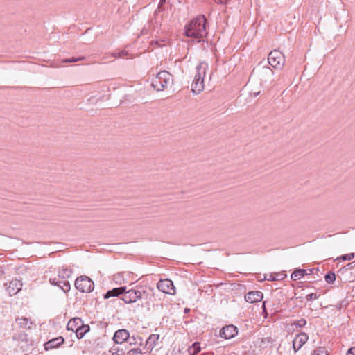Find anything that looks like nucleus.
I'll list each match as a JSON object with an SVG mask.
<instances>
[{
	"instance_id": "8",
	"label": "nucleus",
	"mask_w": 355,
	"mask_h": 355,
	"mask_svg": "<svg viewBox=\"0 0 355 355\" xmlns=\"http://www.w3.org/2000/svg\"><path fill=\"white\" fill-rule=\"evenodd\" d=\"M157 288L161 292L169 295H174L175 292L173 282L168 279H160L157 284Z\"/></svg>"
},
{
	"instance_id": "10",
	"label": "nucleus",
	"mask_w": 355,
	"mask_h": 355,
	"mask_svg": "<svg viewBox=\"0 0 355 355\" xmlns=\"http://www.w3.org/2000/svg\"><path fill=\"white\" fill-rule=\"evenodd\" d=\"M309 336L305 333H300L295 336L293 340V348L296 353L308 340Z\"/></svg>"
},
{
	"instance_id": "29",
	"label": "nucleus",
	"mask_w": 355,
	"mask_h": 355,
	"mask_svg": "<svg viewBox=\"0 0 355 355\" xmlns=\"http://www.w3.org/2000/svg\"><path fill=\"white\" fill-rule=\"evenodd\" d=\"M306 298L308 301H311L312 300H315L318 298V295H317V293H310L306 296Z\"/></svg>"
},
{
	"instance_id": "4",
	"label": "nucleus",
	"mask_w": 355,
	"mask_h": 355,
	"mask_svg": "<svg viewBox=\"0 0 355 355\" xmlns=\"http://www.w3.org/2000/svg\"><path fill=\"white\" fill-rule=\"evenodd\" d=\"M140 300H143L141 306L150 310L155 306L156 295L155 289L149 286H141Z\"/></svg>"
},
{
	"instance_id": "12",
	"label": "nucleus",
	"mask_w": 355,
	"mask_h": 355,
	"mask_svg": "<svg viewBox=\"0 0 355 355\" xmlns=\"http://www.w3.org/2000/svg\"><path fill=\"white\" fill-rule=\"evenodd\" d=\"M263 297V293L259 291H250L245 295V300L246 302L250 303H256L260 302L262 300Z\"/></svg>"
},
{
	"instance_id": "9",
	"label": "nucleus",
	"mask_w": 355,
	"mask_h": 355,
	"mask_svg": "<svg viewBox=\"0 0 355 355\" xmlns=\"http://www.w3.org/2000/svg\"><path fill=\"white\" fill-rule=\"evenodd\" d=\"M238 334L236 327L233 324L227 325L223 327L219 333L221 338L225 339H230L234 337Z\"/></svg>"
},
{
	"instance_id": "22",
	"label": "nucleus",
	"mask_w": 355,
	"mask_h": 355,
	"mask_svg": "<svg viewBox=\"0 0 355 355\" xmlns=\"http://www.w3.org/2000/svg\"><path fill=\"white\" fill-rule=\"evenodd\" d=\"M306 274V270L304 269H297L295 270L292 275L291 278L294 280L300 279Z\"/></svg>"
},
{
	"instance_id": "18",
	"label": "nucleus",
	"mask_w": 355,
	"mask_h": 355,
	"mask_svg": "<svg viewBox=\"0 0 355 355\" xmlns=\"http://www.w3.org/2000/svg\"><path fill=\"white\" fill-rule=\"evenodd\" d=\"M159 337L158 334H151L148 337L146 343V347L148 350L151 351L155 347L159 340Z\"/></svg>"
},
{
	"instance_id": "5",
	"label": "nucleus",
	"mask_w": 355,
	"mask_h": 355,
	"mask_svg": "<svg viewBox=\"0 0 355 355\" xmlns=\"http://www.w3.org/2000/svg\"><path fill=\"white\" fill-rule=\"evenodd\" d=\"M75 286L80 292L89 293L94 290V284L88 277L80 276L76 279Z\"/></svg>"
},
{
	"instance_id": "24",
	"label": "nucleus",
	"mask_w": 355,
	"mask_h": 355,
	"mask_svg": "<svg viewBox=\"0 0 355 355\" xmlns=\"http://www.w3.org/2000/svg\"><path fill=\"white\" fill-rule=\"evenodd\" d=\"M324 279L328 284H332L336 280V275L333 272H329L325 275Z\"/></svg>"
},
{
	"instance_id": "32",
	"label": "nucleus",
	"mask_w": 355,
	"mask_h": 355,
	"mask_svg": "<svg viewBox=\"0 0 355 355\" xmlns=\"http://www.w3.org/2000/svg\"><path fill=\"white\" fill-rule=\"evenodd\" d=\"M346 355H355V347L349 348Z\"/></svg>"
},
{
	"instance_id": "13",
	"label": "nucleus",
	"mask_w": 355,
	"mask_h": 355,
	"mask_svg": "<svg viewBox=\"0 0 355 355\" xmlns=\"http://www.w3.org/2000/svg\"><path fill=\"white\" fill-rule=\"evenodd\" d=\"M21 287L22 283L21 280L15 279L10 282L7 291L9 295L12 296L17 294L21 289Z\"/></svg>"
},
{
	"instance_id": "37",
	"label": "nucleus",
	"mask_w": 355,
	"mask_h": 355,
	"mask_svg": "<svg viewBox=\"0 0 355 355\" xmlns=\"http://www.w3.org/2000/svg\"><path fill=\"white\" fill-rule=\"evenodd\" d=\"M269 342V340L268 338H266V340H264L263 339H262L261 340V343H263L261 346H263L266 343H268Z\"/></svg>"
},
{
	"instance_id": "34",
	"label": "nucleus",
	"mask_w": 355,
	"mask_h": 355,
	"mask_svg": "<svg viewBox=\"0 0 355 355\" xmlns=\"http://www.w3.org/2000/svg\"><path fill=\"white\" fill-rule=\"evenodd\" d=\"M229 0H214V1L218 4H225Z\"/></svg>"
},
{
	"instance_id": "28",
	"label": "nucleus",
	"mask_w": 355,
	"mask_h": 355,
	"mask_svg": "<svg viewBox=\"0 0 355 355\" xmlns=\"http://www.w3.org/2000/svg\"><path fill=\"white\" fill-rule=\"evenodd\" d=\"M85 58L84 57H77V58H71L70 59H64L62 60L63 62H78V61H80V60H84Z\"/></svg>"
},
{
	"instance_id": "11",
	"label": "nucleus",
	"mask_w": 355,
	"mask_h": 355,
	"mask_svg": "<svg viewBox=\"0 0 355 355\" xmlns=\"http://www.w3.org/2000/svg\"><path fill=\"white\" fill-rule=\"evenodd\" d=\"M49 282L52 285L58 286L65 293L70 291V284L67 280L60 279V278H50Z\"/></svg>"
},
{
	"instance_id": "7",
	"label": "nucleus",
	"mask_w": 355,
	"mask_h": 355,
	"mask_svg": "<svg viewBox=\"0 0 355 355\" xmlns=\"http://www.w3.org/2000/svg\"><path fill=\"white\" fill-rule=\"evenodd\" d=\"M268 62L274 68H282L285 62L284 55L279 51H272L268 55Z\"/></svg>"
},
{
	"instance_id": "26",
	"label": "nucleus",
	"mask_w": 355,
	"mask_h": 355,
	"mask_svg": "<svg viewBox=\"0 0 355 355\" xmlns=\"http://www.w3.org/2000/svg\"><path fill=\"white\" fill-rule=\"evenodd\" d=\"M17 322L21 327H28L31 328L30 326H28V319L26 318H21L16 320Z\"/></svg>"
},
{
	"instance_id": "39",
	"label": "nucleus",
	"mask_w": 355,
	"mask_h": 355,
	"mask_svg": "<svg viewBox=\"0 0 355 355\" xmlns=\"http://www.w3.org/2000/svg\"><path fill=\"white\" fill-rule=\"evenodd\" d=\"M179 2H180L182 0H178Z\"/></svg>"
},
{
	"instance_id": "20",
	"label": "nucleus",
	"mask_w": 355,
	"mask_h": 355,
	"mask_svg": "<svg viewBox=\"0 0 355 355\" xmlns=\"http://www.w3.org/2000/svg\"><path fill=\"white\" fill-rule=\"evenodd\" d=\"M89 329L90 328L89 325H85L83 323V325L79 327V328L77 329L76 334L78 338H82L85 335V334L89 331Z\"/></svg>"
},
{
	"instance_id": "27",
	"label": "nucleus",
	"mask_w": 355,
	"mask_h": 355,
	"mask_svg": "<svg viewBox=\"0 0 355 355\" xmlns=\"http://www.w3.org/2000/svg\"><path fill=\"white\" fill-rule=\"evenodd\" d=\"M128 51L123 50L118 52H115L113 53V56L115 58H124L128 55Z\"/></svg>"
},
{
	"instance_id": "17",
	"label": "nucleus",
	"mask_w": 355,
	"mask_h": 355,
	"mask_svg": "<svg viewBox=\"0 0 355 355\" xmlns=\"http://www.w3.org/2000/svg\"><path fill=\"white\" fill-rule=\"evenodd\" d=\"M125 289L126 287L121 286L110 290L104 295V298L108 299L111 297H117L121 294L123 295V292H125Z\"/></svg>"
},
{
	"instance_id": "14",
	"label": "nucleus",
	"mask_w": 355,
	"mask_h": 355,
	"mask_svg": "<svg viewBox=\"0 0 355 355\" xmlns=\"http://www.w3.org/2000/svg\"><path fill=\"white\" fill-rule=\"evenodd\" d=\"M130 336L128 331L126 329L117 330L113 337L114 341L117 344H121L125 342Z\"/></svg>"
},
{
	"instance_id": "35",
	"label": "nucleus",
	"mask_w": 355,
	"mask_h": 355,
	"mask_svg": "<svg viewBox=\"0 0 355 355\" xmlns=\"http://www.w3.org/2000/svg\"><path fill=\"white\" fill-rule=\"evenodd\" d=\"M259 94H260V91H259V92H254L251 93V95H252V96H253L254 97H256V96H257Z\"/></svg>"
},
{
	"instance_id": "31",
	"label": "nucleus",
	"mask_w": 355,
	"mask_h": 355,
	"mask_svg": "<svg viewBox=\"0 0 355 355\" xmlns=\"http://www.w3.org/2000/svg\"><path fill=\"white\" fill-rule=\"evenodd\" d=\"M354 257V253H349V254H347L343 255L342 257V259L343 260H352Z\"/></svg>"
},
{
	"instance_id": "30",
	"label": "nucleus",
	"mask_w": 355,
	"mask_h": 355,
	"mask_svg": "<svg viewBox=\"0 0 355 355\" xmlns=\"http://www.w3.org/2000/svg\"><path fill=\"white\" fill-rule=\"evenodd\" d=\"M141 350L139 348H135L129 351L130 355L141 354Z\"/></svg>"
},
{
	"instance_id": "25",
	"label": "nucleus",
	"mask_w": 355,
	"mask_h": 355,
	"mask_svg": "<svg viewBox=\"0 0 355 355\" xmlns=\"http://www.w3.org/2000/svg\"><path fill=\"white\" fill-rule=\"evenodd\" d=\"M312 355H328V352L325 347H319L314 350Z\"/></svg>"
},
{
	"instance_id": "2",
	"label": "nucleus",
	"mask_w": 355,
	"mask_h": 355,
	"mask_svg": "<svg viewBox=\"0 0 355 355\" xmlns=\"http://www.w3.org/2000/svg\"><path fill=\"white\" fill-rule=\"evenodd\" d=\"M207 67L208 64L206 62H200L196 67L197 73L191 85L193 93L198 94L203 89L204 76L205 75V71Z\"/></svg>"
},
{
	"instance_id": "23",
	"label": "nucleus",
	"mask_w": 355,
	"mask_h": 355,
	"mask_svg": "<svg viewBox=\"0 0 355 355\" xmlns=\"http://www.w3.org/2000/svg\"><path fill=\"white\" fill-rule=\"evenodd\" d=\"M200 350V345L198 343H194L192 346L189 349V352L191 355H196Z\"/></svg>"
},
{
	"instance_id": "21",
	"label": "nucleus",
	"mask_w": 355,
	"mask_h": 355,
	"mask_svg": "<svg viewBox=\"0 0 355 355\" xmlns=\"http://www.w3.org/2000/svg\"><path fill=\"white\" fill-rule=\"evenodd\" d=\"M273 74L272 70L266 66L262 67L260 70V76L261 78H266L267 76H271Z\"/></svg>"
},
{
	"instance_id": "3",
	"label": "nucleus",
	"mask_w": 355,
	"mask_h": 355,
	"mask_svg": "<svg viewBox=\"0 0 355 355\" xmlns=\"http://www.w3.org/2000/svg\"><path fill=\"white\" fill-rule=\"evenodd\" d=\"M173 82L172 75L166 71L158 73L155 78H153L151 85L157 91H162L171 85Z\"/></svg>"
},
{
	"instance_id": "16",
	"label": "nucleus",
	"mask_w": 355,
	"mask_h": 355,
	"mask_svg": "<svg viewBox=\"0 0 355 355\" xmlns=\"http://www.w3.org/2000/svg\"><path fill=\"white\" fill-rule=\"evenodd\" d=\"M83 325V321L81 318H74L73 319H71L67 324V328L68 330H71L72 331L76 332L77 329L79 328V327H81Z\"/></svg>"
},
{
	"instance_id": "19",
	"label": "nucleus",
	"mask_w": 355,
	"mask_h": 355,
	"mask_svg": "<svg viewBox=\"0 0 355 355\" xmlns=\"http://www.w3.org/2000/svg\"><path fill=\"white\" fill-rule=\"evenodd\" d=\"M72 275V270L67 267H62L58 271V277L60 279L65 280L66 279L71 277Z\"/></svg>"
},
{
	"instance_id": "1",
	"label": "nucleus",
	"mask_w": 355,
	"mask_h": 355,
	"mask_svg": "<svg viewBox=\"0 0 355 355\" xmlns=\"http://www.w3.org/2000/svg\"><path fill=\"white\" fill-rule=\"evenodd\" d=\"M205 24V17L199 15L185 26V35L200 42L207 35Z\"/></svg>"
},
{
	"instance_id": "15",
	"label": "nucleus",
	"mask_w": 355,
	"mask_h": 355,
	"mask_svg": "<svg viewBox=\"0 0 355 355\" xmlns=\"http://www.w3.org/2000/svg\"><path fill=\"white\" fill-rule=\"evenodd\" d=\"M64 341V338L61 336L51 339L44 344V348L46 350L57 348L60 347Z\"/></svg>"
},
{
	"instance_id": "6",
	"label": "nucleus",
	"mask_w": 355,
	"mask_h": 355,
	"mask_svg": "<svg viewBox=\"0 0 355 355\" xmlns=\"http://www.w3.org/2000/svg\"><path fill=\"white\" fill-rule=\"evenodd\" d=\"M141 290V286H137L136 287L129 290L125 289L121 298L122 300L125 304L136 302L138 300H140Z\"/></svg>"
},
{
	"instance_id": "33",
	"label": "nucleus",
	"mask_w": 355,
	"mask_h": 355,
	"mask_svg": "<svg viewBox=\"0 0 355 355\" xmlns=\"http://www.w3.org/2000/svg\"><path fill=\"white\" fill-rule=\"evenodd\" d=\"M355 266V261L352 262V263H348L346 267H345V270H350V269H352Z\"/></svg>"
},
{
	"instance_id": "38",
	"label": "nucleus",
	"mask_w": 355,
	"mask_h": 355,
	"mask_svg": "<svg viewBox=\"0 0 355 355\" xmlns=\"http://www.w3.org/2000/svg\"><path fill=\"white\" fill-rule=\"evenodd\" d=\"M265 304H266V302H263L262 306H263V309L264 311H266V306H265Z\"/></svg>"
},
{
	"instance_id": "36",
	"label": "nucleus",
	"mask_w": 355,
	"mask_h": 355,
	"mask_svg": "<svg viewBox=\"0 0 355 355\" xmlns=\"http://www.w3.org/2000/svg\"><path fill=\"white\" fill-rule=\"evenodd\" d=\"M114 351H116L115 352H112V355H121V354L119 353V350H116V349L114 348L113 349Z\"/></svg>"
}]
</instances>
